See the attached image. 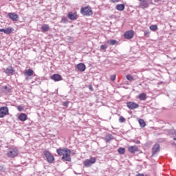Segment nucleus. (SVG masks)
Returning <instances> with one entry per match:
<instances>
[{"label": "nucleus", "mask_w": 176, "mask_h": 176, "mask_svg": "<svg viewBox=\"0 0 176 176\" xmlns=\"http://www.w3.org/2000/svg\"><path fill=\"white\" fill-rule=\"evenodd\" d=\"M116 9L117 10H119L120 12H122V10H124V4H118L116 6Z\"/></svg>", "instance_id": "aec40b11"}, {"label": "nucleus", "mask_w": 176, "mask_h": 176, "mask_svg": "<svg viewBox=\"0 0 176 176\" xmlns=\"http://www.w3.org/2000/svg\"><path fill=\"white\" fill-rule=\"evenodd\" d=\"M18 119L21 120V122H25V120H27L28 119L27 114L21 113V114H19Z\"/></svg>", "instance_id": "f3484780"}, {"label": "nucleus", "mask_w": 176, "mask_h": 176, "mask_svg": "<svg viewBox=\"0 0 176 176\" xmlns=\"http://www.w3.org/2000/svg\"><path fill=\"white\" fill-rule=\"evenodd\" d=\"M61 21L62 23H67L68 21V19L65 17H63Z\"/></svg>", "instance_id": "2f4dec72"}, {"label": "nucleus", "mask_w": 176, "mask_h": 176, "mask_svg": "<svg viewBox=\"0 0 176 176\" xmlns=\"http://www.w3.org/2000/svg\"><path fill=\"white\" fill-rule=\"evenodd\" d=\"M150 30H151V31H157V25H151L150 26Z\"/></svg>", "instance_id": "bb28decb"}, {"label": "nucleus", "mask_w": 176, "mask_h": 176, "mask_svg": "<svg viewBox=\"0 0 176 176\" xmlns=\"http://www.w3.org/2000/svg\"><path fill=\"white\" fill-rule=\"evenodd\" d=\"M26 76H32L34 75V70L29 69L25 72Z\"/></svg>", "instance_id": "4be33fe9"}, {"label": "nucleus", "mask_w": 176, "mask_h": 176, "mask_svg": "<svg viewBox=\"0 0 176 176\" xmlns=\"http://www.w3.org/2000/svg\"><path fill=\"white\" fill-rule=\"evenodd\" d=\"M3 90L8 89V86H4V87H3Z\"/></svg>", "instance_id": "58836bf2"}, {"label": "nucleus", "mask_w": 176, "mask_h": 176, "mask_svg": "<svg viewBox=\"0 0 176 176\" xmlns=\"http://www.w3.org/2000/svg\"><path fill=\"white\" fill-rule=\"evenodd\" d=\"M126 79L127 80H130V82L134 80V78L130 74L126 75Z\"/></svg>", "instance_id": "cd10ccee"}, {"label": "nucleus", "mask_w": 176, "mask_h": 176, "mask_svg": "<svg viewBox=\"0 0 176 176\" xmlns=\"http://www.w3.org/2000/svg\"><path fill=\"white\" fill-rule=\"evenodd\" d=\"M80 13L82 16H91L93 14V10H91V8L90 6L82 8L80 10Z\"/></svg>", "instance_id": "f03ea898"}, {"label": "nucleus", "mask_w": 176, "mask_h": 176, "mask_svg": "<svg viewBox=\"0 0 176 176\" xmlns=\"http://www.w3.org/2000/svg\"><path fill=\"white\" fill-rule=\"evenodd\" d=\"M138 98L140 100V101H145L146 100V94L142 93L139 95Z\"/></svg>", "instance_id": "6ab92c4d"}, {"label": "nucleus", "mask_w": 176, "mask_h": 176, "mask_svg": "<svg viewBox=\"0 0 176 176\" xmlns=\"http://www.w3.org/2000/svg\"><path fill=\"white\" fill-rule=\"evenodd\" d=\"M43 153L48 163H53V162H54V156H53L50 152L45 151Z\"/></svg>", "instance_id": "7ed1b4c3"}, {"label": "nucleus", "mask_w": 176, "mask_h": 176, "mask_svg": "<svg viewBox=\"0 0 176 176\" xmlns=\"http://www.w3.org/2000/svg\"><path fill=\"white\" fill-rule=\"evenodd\" d=\"M148 6H149V4L148 3V2H146V1L144 0V1H140V8H142V9H145Z\"/></svg>", "instance_id": "a211bd4d"}, {"label": "nucleus", "mask_w": 176, "mask_h": 176, "mask_svg": "<svg viewBox=\"0 0 176 176\" xmlns=\"http://www.w3.org/2000/svg\"><path fill=\"white\" fill-rule=\"evenodd\" d=\"M77 69L80 72H84V71H86V65L84 63H79L77 65Z\"/></svg>", "instance_id": "dca6fc26"}, {"label": "nucleus", "mask_w": 176, "mask_h": 176, "mask_svg": "<svg viewBox=\"0 0 176 176\" xmlns=\"http://www.w3.org/2000/svg\"><path fill=\"white\" fill-rule=\"evenodd\" d=\"M149 36V32L148 31H144V36Z\"/></svg>", "instance_id": "f704fd0d"}, {"label": "nucleus", "mask_w": 176, "mask_h": 176, "mask_svg": "<svg viewBox=\"0 0 176 176\" xmlns=\"http://www.w3.org/2000/svg\"><path fill=\"white\" fill-rule=\"evenodd\" d=\"M140 2H142V1H145V0H139Z\"/></svg>", "instance_id": "37998d69"}, {"label": "nucleus", "mask_w": 176, "mask_h": 176, "mask_svg": "<svg viewBox=\"0 0 176 176\" xmlns=\"http://www.w3.org/2000/svg\"><path fill=\"white\" fill-rule=\"evenodd\" d=\"M51 79L54 82H60V80H63V77L60 74H54L51 76Z\"/></svg>", "instance_id": "ddd939ff"}, {"label": "nucleus", "mask_w": 176, "mask_h": 176, "mask_svg": "<svg viewBox=\"0 0 176 176\" xmlns=\"http://www.w3.org/2000/svg\"><path fill=\"white\" fill-rule=\"evenodd\" d=\"M5 170V167H3V166L0 165V171H4Z\"/></svg>", "instance_id": "c9c22d12"}, {"label": "nucleus", "mask_w": 176, "mask_h": 176, "mask_svg": "<svg viewBox=\"0 0 176 176\" xmlns=\"http://www.w3.org/2000/svg\"><path fill=\"white\" fill-rule=\"evenodd\" d=\"M69 104V102H64L63 104V107H67Z\"/></svg>", "instance_id": "72a5a7b5"}, {"label": "nucleus", "mask_w": 176, "mask_h": 176, "mask_svg": "<svg viewBox=\"0 0 176 176\" xmlns=\"http://www.w3.org/2000/svg\"><path fill=\"white\" fill-rule=\"evenodd\" d=\"M17 109L19 112H23V111H24V108L21 105L17 106Z\"/></svg>", "instance_id": "c756f323"}, {"label": "nucleus", "mask_w": 176, "mask_h": 176, "mask_svg": "<svg viewBox=\"0 0 176 176\" xmlns=\"http://www.w3.org/2000/svg\"><path fill=\"white\" fill-rule=\"evenodd\" d=\"M9 113V109L6 107H3L0 108V118H3V116Z\"/></svg>", "instance_id": "423d86ee"}, {"label": "nucleus", "mask_w": 176, "mask_h": 176, "mask_svg": "<svg viewBox=\"0 0 176 176\" xmlns=\"http://www.w3.org/2000/svg\"><path fill=\"white\" fill-rule=\"evenodd\" d=\"M120 123H124L126 122V118H124L123 116L120 117L119 118Z\"/></svg>", "instance_id": "c85d7f7f"}, {"label": "nucleus", "mask_w": 176, "mask_h": 176, "mask_svg": "<svg viewBox=\"0 0 176 176\" xmlns=\"http://www.w3.org/2000/svg\"><path fill=\"white\" fill-rule=\"evenodd\" d=\"M107 43H109V45H111V46H113L116 43H118V41L116 40H108Z\"/></svg>", "instance_id": "393cba45"}, {"label": "nucleus", "mask_w": 176, "mask_h": 176, "mask_svg": "<svg viewBox=\"0 0 176 176\" xmlns=\"http://www.w3.org/2000/svg\"><path fill=\"white\" fill-rule=\"evenodd\" d=\"M106 142H109V141H112L113 140V136L112 135H108L104 138Z\"/></svg>", "instance_id": "5701e85b"}, {"label": "nucleus", "mask_w": 176, "mask_h": 176, "mask_svg": "<svg viewBox=\"0 0 176 176\" xmlns=\"http://www.w3.org/2000/svg\"><path fill=\"white\" fill-rule=\"evenodd\" d=\"M159 1V0H155V1Z\"/></svg>", "instance_id": "c03bdc74"}, {"label": "nucleus", "mask_w": 176, "mask_h": 176, "mask_svg": "<svg viewBox=\"0 0 176 176\" xmlns=\"http://www.w3.org/2000/svg\"><path fill=\"white\" fill-rule=\"evenodd\" d=\"M139 124L140 127H145V126H146V124H145V121H144V120L142 119L139 120Z\"/></svg>", "instance_id": "a878e982"}, {"label": "nucleus", "mask_w": 176, "mask_h": 176, "mask_svg": "<svg viewBox=\"0 0 176 176\" xmlns=\"http://www.w3.org/2000/svg\"><path fill=\"white\" fill-rule=\"evenodd\" d=\"M96 158L91 157V159H87L84 161V166L86 167H90L92 164H94L96 163Z\"/></svg>", "instance_id": "39448f33"}, {"label": "nucleus", "mask_w": 176, "mask_h": 176, "mask_svg": "<svg viewBox=\"0 0 176 176\" xmlns=\"http://www.w3.org/2000/svg\"><path fill=\"white\" fill-rule=\"evenodd\" d=\"M8 16L12 21H17L19 20V15L14 12L8 13Z\"/></svg>", "instance_id": "9b49d317"}, {"label": "nucleus", "mask_w": 176, "mask_h": 176, "mask_svg": "<svg viewBox=\"0 0 176 176\" xmlns=\"http://www.w3.org/2000/svg\"><path fill=\"white\" fill-rule=\"evenodd\" d=\"M88 87H89V90H91V91H93V90H94L93 89V86H91V85H89Z\"/></svg>", "instance_id": "e433bc0d"}, {"label": "nucleus", "mask_w": 176, "mask_h": 176, "mask_svg": "<svg viewBox=\"0 0 176 176\" xmlns=\"http://www.w3.org/2000/svg\"><path fill=\"white\" fill-rule=\"evenodd\" d=\"M136 176H144V174L138 173Z\"/></svg>", "instance_id": "ea45409f"}, {"label": "nucleus", "mask_w": 176, "mask_h": 176, "mask_svg": "<svg viewBox=\"0 0 176 176\" xmlns=\"http://www.w3.org/2000/svg\"><path fill=\"white\" fill-rule=\"evenodd\" d=\"M14 31V29L13 28H7L6 29H0V32H3L4 34H6L7 35H9L12 34Z\"/></svg>", "instance_id": "9d476101"}, {"label": "nucleus", "mask_w": 176, "mask_h": 176, "mask_svg": "<svg viewBox=\"0 0 176 176\" xmlns=\"http://www.w3.org/2000/svg\"><path fill=\"white\" fill-rule=\"evenodd\" d=\"M124 36L125 39H133L134 36V32L132 30L127 31L124 33Z\"/></svg>", "instance_id": "6e6552de"}, {"label": "nucleus", "mask_w": 176, "mask_h": 176, "mask_svg": "<svg viewBox=\"0 0 176 176\" xmlns=\"http://www.w3.org/2000/svg\"><path fill=\"white\" fill-rule=\"evenodd\" d=\"M112 2H119L120 0H111Z\"/></svg>", "instance_id": "4c0bfd02"}, {"label": "nucleus", "mask_w": 176, "mask_h": 176, "mask_svg": "<svg viewBox=\"0 0 176 176\" xmlns=\"http://www.w3.org/2000/svg\"><path fill=\"white\" fill-rule=\"evenodd\" d=\"M56 153L63 156L61 160L65 162H71V150L68 148L57 149Z\"/></svg>", "instance_id": "f257e3e1"}, {"label": "nucleus", "mask_w": 176, "mask_h": 176, "mask_svg": "<svg viewBox=\"0 0 176 176\" xmlns=\"http://www.w3.org/2000/svg\"><path fill=\"white\" fill-rule=\"evenodd\" d=\"M126 106L129 109H135L140 107L138 104L134 102H126Z\"/></svg>", "instance_id": "1a4fd4ad"}, {"label": "nucleus", "mask_w": 176, "mask_h": 176, "mask_svg": "<svg viewBox=\"0 0 176 176\" xmlns=\"http://www.w3.org/2000/svg\"><path fill=\"white\" fill-rule=\"evenodd\" d=\"M17 155H19V150L16 148H10L7 153L8 157H16Z\"/></svg>", "instance_id": "20e7f679"}, {"label": "nucleus", "mask_w": 176, "mask_h": 176, "mask_svg": "<svg viewBox=\"0 0 176 176\" xmlns=\"http://www.w3.org/2000/svg\"><path fill=\"white\" fill-rule=\"evenodd\" d=\"M5 74L8 75V76L10 75H14V69H13V67H12V66H10L7 69H6Z\"/></svg>", "instance_id": "4468645a"}, {"label": "nucleus", "mask_w": 176, "mask_h": 176, "mask_svg": "<svg viewBox=\"0 0 176 176\" xmlns=\"http://www.w3.org/2000/svg\"><path fill=\"white\" fill-rule=\"evenodd\" d=\"M107 48H108V46H107L106 45H102L100 46V50H107Z\"/></svg>", "instance_id": "7c9ffc66"}, {"label": "nucleus", "mask_w": 176, "mask_h": 176, "mask_svg": "<svg viewBox=\"0 0 176 176\" xmlns=\"http://www.w3.org/2000/svg\"><path fill=\"white\" fill-rule=\"evenodd\" d=\"M160 152V145L159 144H155L152 148V156H155L156 153Z\"/></svg>", "instance_id": "0eeeda50"}, {"label": "nucleus", "mask_w": 176, "mask_h": 176, "mask_svg": "<svg viewBox=\"0 0 176 176\" xmlns=\"http://www.w3.org/2000/svg\"><path fill=\"white\" fill-rule=\"evenodd\" d=\"M118 153H120V155H124L125 152H126V149L124 148H120L118 150Z\"/></svg>", "instance_id": "b1692460"}, {"label": "nucleus", "mask_w": 176, "mask_h": 176, "mask_svg": "<svg viewBox=\"0 0 176 176\" xmlns=\"http://www.w3.org/2000/svg\"><path fill=\"white\" fill-rule=\"evenodd\" d=\"M50 27L49 25L47 24H44L42 25L41 27V30L43 32H47V30H50Z\"/></svg>", "instance_id": "412c9836"}, {"label": "nucleus", "mask_w": 176, "mask_h": 176, "mask_svg": "<svg viewBox=\"0 0 176 176\" xmlns=\"http://www.w3.org/2000/svg\"><path fill=\"white\" fill-rule=\"evenodd\" d=\"M128 151L130 153H135V152H138V147L137 146H129Z\"/></svg>", "instance_id": "2eb2a0df"}, {"label": "nucleus", "mask_w": 176, "mask_h": 176, "mask_svg": "<svg viewBox=\"0 0 176 176\" xmlns=\"http://www.w3.org/2000/svg\"><path fill=\"white\" fill-rule=\"evenodd\" d=\"M67 17L69 20H76L78 19V14H76V12H70L67 14Z\"/></svg>", "instance_id": "f8f14e48"}, {"label": "nucleus", "mask_w": 176, "mask_h": 176, "mask_svg": "<svg viewBox=\"0 0 176 176\" xmlns=\"http://www.w3.org/2000/svg\"><path fill=\"white\" fill-rule=\"evenodd\" d=\"M115 79H116V75H112L111 76V80H112V82H113V80H115Z\"/></svg>", "instance_id": "473e14b6"}, {"label": "nucleus", "mask_w": 176, "mask_h": 176, "mask_svg": "<svg viewBox=\"0 0 176 176\" xmlns=\"http://www.w3.org/2000/svg\"><path fill=\"white\" fill-rule=\"evenodd\" d=\"M173 140H174L175 141H176V138H174Z\"/></svg>", "instance_id": "79ce46f5"}, {"label": "nucleus", "mask_w": 176, "mask_h": 176, "mask_svg": "<svg viewBox=\"0 0 176 176\" xmlns=\"http://www.w3.org/2000/svg\"><path fill=\"white\" fill-rule=\"evenodd\" d=\"M137 144H140V140H138V141H137Z\"/></svg>", "instance_id": "a19ab883"}]
</instances>
